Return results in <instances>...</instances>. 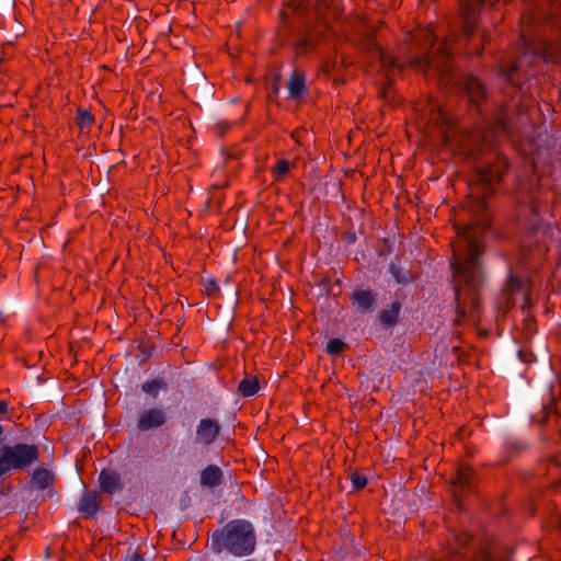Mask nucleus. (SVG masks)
I'll list each match as a JSON object with an SVG mask.
<instances>
[{"label": "nucleus", "mask_w": 561, "mask_h": 561, "mask_svg": "<svg viewBox=\"0 0 561 561\" xmlns=\"http://www.w3.org/2000/svg\"><path fill=\"white\" fill-rule=\"evenodd\" d=\"M443 553L445 561H510L512 549L489 538L477 542L467 533L448 530Z\"/></svg>", "instance_id": "obj_5"}, {"label": "nucleus", "mask_w": 561, "mask_h": 561, "mask_svg": "<svg viewBox=\"0 0 561 561\" xmlns=\"http://www.w3.org/2000/svg\"><path fill=\"white\" fill-rule=\"evenodd\" d=\"M400 309L401 304L393 301L388 309H383L379 312V320L388 327L394 325L398 321Z\"/></svg>", "instance_id": "obj_21"}, {"label": "nucleus", "mask_w": 561, "mask_h": 561, "mask_svg": "<svg viewBox=\"0 0 561 561\" xmlns=\"http://www.w3.org/2000/svg\"><path fill=\"white\" fill-rule=\"evenodd\" d=\"M389 272L392 274L397 283L408 284L412 280V275L409 271H404L396 264H390Z\"/></svg>", "instance_id": "obj_23"}, {"label": "nucleus", "mask_w": 561, "mask_h": 561, "mask_svg": "<svg viewBox=\"0 0 561 561\" xmlns=\"http://www.w3.org/2000/svg\"><path fill=\"white\" fill-rule=\"evenodd\" d=\"M332 80H333V82H334V83H336V84H339V83H342V82H343V80H342V79H340L339 77H333V78H332Z\"/></svg>", "instance_id": "obj_36"}, {"label": "nucleus", "mask_w": 561, "mask_h": 561, "mask_svg": "<svg viewBox=\"0 0 561 561\" xmlns=\"http://www.w3.org/2000/svg\"><path fill=\"white\" fill-rule=\"evenodd\" d=\"M507 165L506 157L494 153L485 167L478 168L477 182L470 192L476 201L474 219L462 228L457 227L459 240L453 245L454 262L451 263L456 324H460L466 318L472 321H478L480 318V288L483 278L479 257L482 253V237L491 224L485 198L493 194L492 184L502 179Z\"/></svg>", "instance_id": "obj_1"}, {"label": "nucleus", "mask_w": 561, "mask_h": 561, "mask_svg": "<svg viewBox=\"0 0 561 561\" xmlns=\"http://www.w3.org/2000/svg\"><path fill=\"white\" fill-rule=\"evenodd\" d=\"M350 479L354 490H363L367 485V477L359 471L352 472Z\"/></svg>", "instance_id": "obj_28"}, {"label": "nucleus", "mask_w": 561, "mask_h": 561, "mask_svg": "<svg viewBox=\"0 0 561 561\" xmlns=\"http://www.w3.org/2000/svg\"><path fill=\"white\" fill-rule=\"evenodd\" d=\"M256 535L247 519H232L211 534L210 548L215 553L227 551L234 557H247L254 552Z\"/></svg>", "instance_id": "obj_6"}, {"label": "nucleus", "mask_w": 561, "mask_h": 561, "mask_svg": "<svg viewBox=\"0 0 561 561\" xmlns=\"http://www.w3.org/2000/svg\"><path fill=\"white\" fill-rule=\"evenodd\" d=\"M486 0H460L459 2V25L461 35L467 44V53L481 55L484 44L490 41V34L482 30L480 32L481 45L473 44L472 38L480 23V12Z\"/></svg>", "instance_id": "obj_7"}, {"label": "nucleus", "mask_w": 561, "mask_h": 561, "mask_svg": "<svg viewBox=\"0 0 561 561\" xmlns=\"http://www.w3.org/2000/svg\"><path fill=\"white\" fill-rule=\"evenodd\" d=\"M518 356L524 363H531L535 360V355L530 351L519 350Z\"/></svg>", "instance_id": "obj_32"}, {"label": "nucleus", "mask_w": 561, "mask_h": 561, "mask_svg": "<svg viewBox=\"0 0 561 561\" xmlns=\"http://www.w3.org/2000/svg\"><path fill=\"white\" fill-rule=\"evenodd\" d=\"M556 401L553 398L549 399V402L542 407V417L538 420L540 424H546L551 415L556 414Z\"/></svg>", "instance_id": "obj_26"}, {"label": "nucleus", "mask_w": 561, "mask_h": 561, "mask_svg": "<svg viewBox=\"0 0 561 561\" xmlns=\"http://www.w3.org/2000/svg\"><path fill=\"white\" fill-rule=\"evenodd\" d=\"M306 78L299 70H294L287 83L288 94L290 99L297 100L306 93Z\"/></svg>", "instance_id": "obj_18"}, {"label": "nucleus", "mask_w": 561, "mask_h": 561, "mask_svg": "<svg viewBox=\"0 0 561 561\" xmlns=\"http://www.w3.org/2000/svg\"><path fill=\"white\" fill-rule=\"evenodd\" d=\"M523 45H524V47H525V50H526V49H528V47H527V43H524Z\"/></svg>", "instance_id": "obj_40"}, {"label": "nucleus", "mask_w": 561, "mask_h": 561, "mask_svg": "<svg viewBox=\"0 0 561 561\" xmlns=\"http://www.w3.org/2000/svg\"><path fill=\"white\" fill-rule=\"evenodd\" d=\"M390 90V85L388 88H386L383 91H382V94L383 96H386L387 92Z\"/></svg>", "instance_id": "obj_37"}, {"label": "nucleus", "mask_w": 561, "mask_h": 561, "mask_svg": "<svg viewBox=\"0 0 561 561\" xmlns=\"http://www.w3.org/2000/svg\"><path fill=\"white\" fill-rule=\"evenodd\" d=\"M335 62H327L323 69L328 76H331L334 71Z\"/></svg>", "instance_id": "obj_33"}, {"label": "nucleus", "mask_w": 561, "mask_h": 561, "mask_svg": "<svg viewBox=\"0 0 561 561\" xmlns=\"http://www.w3.org/2000/svg\"><path fill=\"white\" fill-rule=\"evenodd\" d=\"M427 117V124L439 127L444 141L456 147L459 153L470 158H477L484 149L492 148V139L501 137H512L520 129L524 124V107L520 99L514 96L499 104L492 114L488 125V130H476L466 133L455 138L453 117L449 116L440 105L435 101H430L424 110V118Z\"/></svg>", "instance_id": "obj_2"}, {"label": "nucleus", "mask_w": 561, "mask_h": 561, "mask_svg": "<svg viewBox=\"0 0 561 561\" xmlns=\"http://www.w3.org/2000/svg\"><path fill=\"white\" fill-rule=\"evenodd\" d=\"M526 446L520 442H512L507 445V451L510 455L518 454L524 450Z\"/></svg>", "instance_id": "obj_31"}, {"label": "nucleus", "mask_w": 561, "mask_h": 561, "mask_svg": "<svg viewBox=\"0 0 561 561\" xmlns=\"http://www.w3.org/2000/svg\"><path fill=\"white\" fill-rule=\"evenodd\" d=\"M469 101L476 105L484 102L488 98V92L484 83L473 75H467L462 78L461 82Z\"/></svg>", "instance_id": "obj_11"}, {"label": "nucleus", "mask_w": 561, "mask_h": 561, "mask_svg": "<svg viewBox=\"0 0 561 561\" xmlns=\"http://www.w3.org/2000/svg\"><path fill=\"white\" fill-rule=\"evenodd\" d=\"M345 347L346 344L342 340L332 339L327 344V353L330 355H339L344 351Z\"/></svg>", "instance_id": "obj_27"}, {"label": "nucleus", "mask_w": 561, "mask_h": 561, "mask_svg": "<svg viewBox=\"0 0 561 561\" xmlns=\"http://www.w3.org/2000/svg\"><path fill=\"white\" fill-rule=\"evenodd\" d=\"M291 137L296 139V141H298V136H296V134H291Z\"/></svg>", "instance_id": "obj_39"}, {"label": "nucleus", "mask_w": 561, "mask_h": 561, "mask_svg": "<svg viewBox=\"0 0 561 561\" xmlns=\"http://www.w3.org/2000/svg\"><path fill=\"white\" fill-rule=\"evenodd\" d=\"M39 458V448L35 444L15 443L0 446L1 477L12 471H23L33 466Z\"/></svg>", "instance_id": "obj_8"}, {"label": "nucleus", "mask_w": 561, "mask_h": 561, "mask_svg": "<svg viewBox=\"0 0 561 561\" xmlns=\"http://www.w3.org/2000/svg\"><path fill=\"white\" fill-rule=\"evenodd\" d=\"M100 508L99 495L93 491H84L82 494L78 511L83 514L85 518L93 517Z\"/></svg>", "instance_id": "obj_16"}, {"label": "nucleus", "mask_w": 561, "mask_h": 561, "mask_svg": "<svg viewBox=\"0 0 561 561\" xmlns=\"http://www.w3.org/2000/svg\"><path fill=\"white\" fill-rule=\"evenodd\" d=\"M100 488L105 493H114L122 489L121 477L113 470L103 469L99 476Z\"/></svg>", "instance_id": "obj_17"}, {"label": "nucleus", "mask_w": 561, "mask_h": 561, "mask_svg": "<svg viewBox=\"0 0 561 561\" xmlns=\"http://www.w3.org/2000/svg\"><path fill=\"white\" fill-rule=\"evenodd\" d=\"M291 137L296 139V141H298V136H296V134H291Z\"/></svg>", "instance_id": "obj_38"}, {"label": "nucleus", "mask_w": 561, "mask_h": 561, "mask_svg": "<svg viewBox=\"0 0 561 561\" xmlns=\"http://www.w3.org/2000/svg\"><path fill=\"white\" fill-rule=\"evenodd\" d=\"M205 290L208 296H215L219 293V286L217 285L216 280L209 279L205 286Z\"/></svg>", "instance_id": "obj_30"}, {"label": "nucleus", "mask_w": 561, "mask_h": 561, "mask_svg": "<svg viewBox=\"0 0 561 561\" xmlns=\"http://www.w3.org/2000/svg\"><path fill=\"white\" fill-rule=\"evenodd\" d=\"M351 301L362 312H370L376 306V295L369 289H355L351 295Z\"/></svg>", "instance_id": "obj_15"}, {"label": "nucleus", "mask_w": 561, "mask_h": 561, "mask_svg": "<svg viewBox=\"0 0 561 561\" xmlns=\"http://www.w3.org/2000/svg\"><path fill=\"white\" fill-rule=\"evenodd\" d=\"M474 484V471L469 465H460L455 479L451 481V492L455 497H460L471 490Z\"/></svg>", "instance_id": "obj_12"}, {"label": "nucleus", "mask_w": 561, "mask_h": 561, "mask_svg": "<svg viewBox=\"0 0 561 561\" xmlns=\"http://www.w3.org/2000/svg\"><path fill=\"white\" fill-rule=\"evenodd\" d=\"M519 59L516 56H504L496 66L497 75L506 80L516 90L522 87V80L518 76Z\"/></svg>", "instance_id": "obj_9"}, {"label": "nucleus", "mask_w": 561, "mask_h": 561, "mask_svg": "<svg viewBox=\"0 0 561 561\" xmlns=\"http://www.w3.org/2000/svg\"><path fill=\"white\" fill-rule=\"evenodd\" d=\"M131 561H145V560L140 554L134 553Z\"/></svg>", "instance_id": "obj_35"}, {"label": "nucleus", "mask_w": 561, "mask_h": 561, "mask_svg": "<svg viewBox=\"0 0 561 561\" xmlns=\"http://www.w3.org/2000/svg\"><path fill=\"white\" fill-rule=\"evenodd\" d=\"M330 18L337 19L341 14L337 5H329L325 0H318L311 13L304 0H291L284 4L279 12V27L277 37L284 45L290 39V32L297 30V39L293 44L296 56H304L317 48L327 39L331 27Z\"/></svg>", "instance_id": "obj_4"}, {"label": "nucleus", "mask_w": 561, "mask_h": 561, "mask_svg": "<svg viewBox=\"0 0 561 561\" xmlns=\"http://www.w3.org/2000/svg\"><path fill=\"white\" fill-rule=\"evenodd\" d=\"M291 163L286 159H280L276 162V165L273 168V174L275 181H280L285 178V175L289 172L291 168Z\"/></svg>", "instance_id": "obj_25"}, {"label": "nucleus", "mask_w": 561, "mask_h": 561, "mask_svg": "<svg viewBox=\"0 0 561 561\" xmlns=\"http://www.w3.org/2000/svg\"><path fill=\"white\" fill-rule=\"evenodd\" d=\"M32 482L39 490H45L54 482V473L45 468H37L32 474Z\"/></svg>", "instance_id": "obj_20"}, {"label": "nucleus", "mask_w": 561, "mask_h": 561, "mask_svg": "<svg viewBox=\"0 0 561 561\" xmlns=\"http://www.w3.org/2000/svg\"><path fill=\"white\" fill-rule=\"evenodd\" d=\"M260 389V382L256 377H245L243 378L239 386L238 391L242 397H251L254 396Z\"/></svg>", "instance_id": "obj_22"}, {"label": "nucleus", "mask_w": 561, "mask_h": 561, "mask_svg": "<svg viewBox=\"0 0 561 561\" xmlns=\"http://www.w3.org/2000/svg\"><path fill=\"white\" fill-rule=\"evenodd\" d=\"M167 413L160 408H150L142 411L137 420V430L140 432H147L161 427L167 422Z\"/></svg>", "instance_id": "obj_10"}, {"label": "nucleus", "mask_w": 561, "mask_h": 561, "mask_svg": "<svg viewBox=\"0 0 561 561\" xmlns=\"http://www.w3.org/2000/svg\"><path fill=\"white\" fill-rule=\"evenodd\" d=\"M163 386V383L159 380H151V381H146L144 385H142V391L148 393V394H152L153 397H157V393H158V390Z\"/></svg>", "instance_id": "obj_29"}, {"label": "nucleus", "mask_w": 561, "mask_h": 561, "mask_svg": "<svg viewBox=\"0 0 561 561\" xmlns=\"http://www.w3.org/2000/svg\"><path fill=\"white\" fill-rule=\"evenodd\" d=\"M558 528L561 530V520L559 522Z\"/></svg>", "instance_id": "obj_41"}, {"label": "nucleus", "mask_w": 561, "mask_h": 561, "mask_svg": "<svg viewBox=\"0 0 561 561\" xmlns=\"http://www.w3.org/2000/svg\"><path fill=\"white\" fill-rule=\"evenodd\" d=\"M522 289H523L522 279L511 276L499 296V309L503 313H506L513 307V305H514L513 296L516 293H522Z\"/></svg>", "instance_id": "obj_14"}, {"label": "nucleus", "mask_w": 561, "mask_h": 561, "mask_svg": "<svg viewBox=\"0 0 561 561\" xmlns=\"http://www.w3.org/2000/svg\"><path fill=\"white\" fill-rule=\"evenodd\" d=\"M222 471L218 466L209 465L201 472V484L216 488L222 483Z\"/></svg>", "instance_id": "obj_19"}, {"label": "nucleus", "mask_w": 561, "mask_h": 561, "mask_svg": "<svg viewBox=\"0 0 561 561\" xmlns=\"http://www.w3.org/2000/svg\"><path fill=\"white\" fill-rule=\"evenodd\" d=\"M93 122H94V117L90 111L83 110V108L78 110L76 123L81 129L90 128L91 125L93 124Z\"/></svg>", "instance_id": "obj_24"}, {"label": "nucleus", "mask_w": 561, "mask_h": 561, "mask_svg": "<svg viewBox=\"0 0 561 561\" xmlns=\"http://www.w3.org/2000/svg\"><path fill=\"white\" fill-rule=\"evenodd\" d=\"M435 41L436 37L431 30L412 31L405 37L401 62L388 54L374 36L366 39L365 49L380 61L389 75L399 73L403 67H410L425 75L433 71L445 85L457 83L449 43L444 42L434 49Z\"/></svg>", "instance_id": "obj_3"}, {"label": "nucleus", "mask_w": 561, "mask_h": 561, "mask_svg": "<svg viewBox=\"0 0 561 561\" xmlns=\"http://www.w3.org/2000/svg\"><path fill=\"white\" fill-rule=\"evenodd\" d=\"M221 427L214 419H202L196 427V442L203 445L213 444L219 436Z\"/></svg>", "instance_id": "obj_13"}, {"label": "nucleus", "mask_w": 561, "mask_h": 561, "mask_svg": "<svg viewBox=\"0 0 561 561\" xmlns=\"http://www.w3.org/2000/svg\"><path fill=\"white\" fill-rule=\"evenodd\" d=\"M8 412V403L5 401H0V416Z\"/></svg>", "instance_id": "obj_34"}]
</instances>
